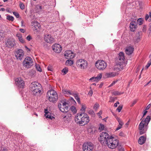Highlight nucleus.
I'll return each instance as SVG.
<instances>
[{"label": "nucleus", "mask_w": 151, "mask_h": 151, "mask_svg": "<svg viewBox=\"0 0 151 151\" xmlns=\"http://www.w3.org/2000/svg\"><path fill=\"white\" fill-rule=\"evenodd\" d=\"M116 74L115 72H109L106 73V76L108 77H113L116 76Z\"/></svg>", "instance_id": "nucleus-31"}, {"label": "nucleus", "mask_w": 151, "mask_h": 151, "mask_svg": "<svg viewBox=\"0 0 151 151\" xmlns=\"http://www.w3.org/2000/svg\"><path fill=\"white\" fill-rule=\"evenodd\" d=\"M147 111H145L144 113H143V117L145 115H146V113H147Z\"/></svg>", "instance_id": "nucleus-63"}, {"label": "nucleus", "mask_w": 151, "mask_h": 151, "mask_svg": "<svg viewBox=\"0 0 151 151\" xmlns=\"http://www.w3.org/2000/svg\"><path fill=\"white\" fill-rule=\"evenodd\" d=\"M89 113L90 114H92L93 115H94L95 114L94 112L92 110H90L89 111Z\"/></svg>", "instance_id": "nucleus-52"}, {"label": "nucleus", "mask_w": 151, "mask_h": 151, "mask_svg": "<svg viewBox=\"0 0 151 151\" xmlns=\"http://www.w3.org/2000/svg\"><path fill=\"white\" fill-rule=\"evenodd\" d=\"M15 55L17 59L21 60L24 57V51L21 49H19L16 51Z\"/></svg>", "instance_id": "nucleus-12"}, {"label": "nucleus", "mask_w": 151, "mask_h": 151, "mask_svg": "<svg viewBox=\"0 0 151 151\" xmlns=\"http://www.w3.org/2000/svg\"><path fill=\"white\" fill-rule=\"evenodd\" d=\"M44 112L45 113V115L47 118H49L51 119H54V117L51 116V113L47 109H45Z\"/></svg>", "instance_id": "nucleus-19"}, {"label": "nucleus", "mask_w": 151, "mask_h": 151, "mask_svg": "<svg viewBox=\"0 0 151 151\" xmlns=\"http://www.w3.org/2000/svg\"><path fill=\"white\" fill-rule=\"evenodd\" d=\"M16 84L19 87L23 88L24 86V81L21 78H19L16 80Z\"/></svg>", "instance_id": "nucleus-13"}, {"label": "nucleus", "mask_w": 151, "mask_h": 151, "mask_svg": "<svg viewBox=\"0 0 151 151\" xmlns=\"http://www.w3.org/2000/svg\"><path fill=\"white\" fill-rule=\"evenodd\" d=\"M47 98L49 101L54 102L58 99L57 92L53 90H50L47 93Z\"/></svg>", "instance_id": "nucleus-3"}, {"label": "nucleus", "mask_w": 151, "mask_h": 151, "mask_svg": "<svg viewBox=\"0 0 151 151\" xmlns=\"http://www.w3.org/2000/svg\"><path fill=\"white\" fill-rule=\"evenodd\" d=\"M150 14H149V16H150V18L149 19V22H151V12H150Z\"/></svg>", "instance_id": "nucleus-61"}, {"label": "nucleus", "mask_w": 151, "mask_h": 151, "mask_svg": "<svg viewBox=\"0 0 151 151\" xmlns=\"http://www.w3.org/2000/svg\"><path fill=\"white\" fill-rule=\"evenodd\" d=\"M39 85V83L37 82H33L32 83L30 86V89L31 91H34L35 89H37L40 88V87L38 86Z\"/></svg>", "instance_id": "nucleus-18"}, {"label": "nucleus", "mask_w": 151, "mask_h": 151, "mask_svg": "<svg viewBox=\"0 0 151 151\" xmlns=\"http://www.w3.org/2000/svg\"><path fill=\"white\" fill-rule=\"evenodd\" d=\"M35 9L36 12L38 13H40L43 10L42 6L39 5L36 6Z\"/></svg>", "instance_id": "nucleus-27"}, {"label": "nucleus", "mask_w": 151, "mask_h": 151, "mask_svg": "<svg viewBox=\"0 0 151 151\" xmlns=\"http://www.w3.org/2000/svg\"><path fill=\"white\" fill-rule=\"evenodd\" d=\"M71 117V114L70 113H68L63 117V118L65 121H68L70 120Z\"/></svg>", "instance_id": "nucleus-28"}, {"label": "nucleus", "mask_w": 151, "mask_h": 151, "mask_svg": "<svg viewBox=\"0 0 151 151\" xmlns=\"http://www.w3.org/2000/svg\"><path fill=\"white\" fill-rule=\"evenodd\" d=\"M16 36L18 38L19 41L22 43H24L25 42L24 40L22 38V35L20 33H17L16 35Z\"/></svg>", "instance_id": "nucleus-30"}, {"label": "nucleus", "mask_w": 151, "mask_h": 151, "mask_svg": "<svg viewBox=\"0 0 151 151\" xmlns=\"http://www.w3.org/2000/svg\"><path fill=\"white\" fill-rule=\"evenodd\" d=\"M116 119L117 120L118 122H119V125L122 126L124 123L122 122V121L119 118L117 117H116Z\"/></svg>", "instance_id": "nucleus-37"}, {"label": "nucleus", "mask_w": 151, "mask_h": 151, "mask_svg": "<svg viewBox=\"0 0 151 151\" xmlns=\"http://www.w3.org/2000/svg\"><path fill=\"white\" fill-rule=\"evenodd\" d=\"M94 147L93 144L91 142L85 143L83 145V151H93Z\"/></svg>", "instance_id": "nucleus-9"}, {"label": "nucleus", "mask_w": 151, "mask_h": 151, "mask_svg": "<svg viewBox=\"0 0 151 151\" xmlns=\"http://www.w3.org/2000/svg\"><path fill=\"white\" fill-rule=\"evenodd\" d=\"M149 34L151 33V23H150L149 24Z\"/></svg>", "instance_id": "nucleus-58"}, {"label": "nucleus", "mask_w": 151, "mask_h": 151, "mask_svg": "<svg viewBox=\"0 0 151 151\" xmlns=\"http://www.w3.org/2000/svg\"><path fill=\"white\" fill-rule=\"evenodd\" d=\"M68 71V68H63L62 70V73H64V75L66 74Z\"/></svg>", "instance_id": "nucleus-40"}, {"label": "nucleus", "mask_w": 151, "mask_h": 151, "mask_svg": "<svg viewBox=\"0 0 151 151\" xmlns=\"http://www.w3.org/2000/svg\"><path fill=\"white\" fill-rule=\"evenodd\" d=\"M93 92L91 90H90L88 93V95L90 96H91L93 94Z\"/></svg>", "instance_id": "nucleus-54"}, {"label": "nucleus", "mask_w": 151, "mask_h": 151, "mask_svg": "<svg viewBox=\"0 0 151 151\" xmlns=\"http://www.w3.org/2000/svg\"><path fill=\"white\" fill-rule=\"evenodd\" d=\"M110 99L111 100V101H114L115 100V99L114 98L112 97H111L110 98ZM110 102L111 101H110Z\"/></svg>", "instance_id": "nucleus-62"}, {"label": "nucleus", "mask_w": 151, "mask_h": 151, "mask_svg": "<svg viewBox=\"0 0 151 151\" xmlns=\"http://www.w3.org/2000/svg\"><path fill=\"white\" fill-rule=\"evenodd\" d=\"M71 111L74 113H75L77 112L76 107L74 106H72L70 108Z\"/></svg>", "instance_id": "nucleus-38"}, {"label": "nucleus", "mask_w": 151, "mask_h": 151, "mask_svg": "<svg viewBox=\"0 0 151 151\" xmlns=\"http://www.w3.org/2000/svg\"><path fill=\"white\" fill-rule=\"evenodd\" d=\"M13 14L17 18H18L19 17V14L17 12H13Z\"/></svg>", "instance_id": "nucleus-46"}, {"label": "nucleus", "mask_w": 151, "mask_h": 151, "mask_svg": "<svg viewBox=\"0 0 151 151\" xmlns=\"http://www.w3.org/2000/svg\"><path fill=\"white\" fill-rule=\"evenodd\" d=\"M146 27L145 26H144L142 28V31L143 32H145L146 31Z\"/></svg>", "instance_id": "nucleus-50"}, {"label": "nucleus", "mask_w": 151, "mask_h": 151, "mask_svg": "<svg viewBox=\"0 0 151 151\" xmlns=\"http://www.w3.org/2000/svg\"><path fill=\"white\" fill-rule=\"evenodd\" d=\"M20 31L22 33H24V30L23 29H20Z\"/></svg>", "instance_id": "nucleus-64"}, {"label": "nucleus", "mask_w": 151, "mask_h": 151, "mask_svg": "<svg viewBox=\"0 0 151 151\" xmlns=\"http://www.w3.org/2000/svg\"><path fill=\"white\" fill-rule=\"evenodd\" d=\"M89 81H96L95 77H93L89 79Z\"/></svg>", "instance_id": "nucleus-53"}, {"label": "nucleus", "mask_w": 151, "mask_h": 151, "mask_svg": "<svg viewBox=\"0 0 151 151\" xmlns=\"http://www.w3.org/2000/svg\"><path fill=\"white\" fill-rule=\"evenodd\" d=\"M106 62L103 60H99L96 62L95 66L98 69L103 70L106 67Z\"/></svg>", "instance_id": "nucleus-10"}, {"label": "nucleus", "mask_w": 151, "mask_h": 151, "mask_svg": "<svg viewBox=\"0 0 151 151\" xmlns=\"http://www.w3.org/2000/svg\"><path fill=\"white\" fill-rule=\"evenodd\" d=\"M150 117L149 116H147L146 119L145 120L143 119L139 124V129L140 130V134H142L145 133L146 131V129L144 128L145 126H147L150 120Z\"/></svg>", "instance_id": "nucleus-2"}, {"label": "nucleus", "mask_w": 151, "mask_h": 151, "mask_svg": "<svg viewBox=\"0 0 151 151\" xmlns=\"http://www.w3.org/2000/svg\"><path fill=\"white\" fill-rule=\"evenodd\" d=\"M143 19L142 18H140L137 20V22L139 24L141 25L143 24Z\"/></svg>", "instance_id": "nucleus-39"}, {"label": "nucleus", "mask_w": 151, "mask_h": 151, "mask_svg": "<svg viewBox=\"0 0 151 151\" xmlns=\"http://www.w3.org/2000/svg\"><path fill=\"white\" fill-rule=\"evenodd\" d=\"M99 125L100 126L99 127V129L101 131L104 130V125L102 124H99Z\"/></svg>", "instance_id": "nucleus-41"}, {"label": "nucleus", "mask_w": 151, "mask_h": 151, "mask_svg": "<svg viewBox=\"0 0 151 151\" xmlns=\"http://www.w3.org/2000/svg\"><path fill=\"white\" fill-rule=\"evenodd\" d=\"M62 92L66 96H68L70 95H73V92H71L70 90H67L66 89H64L62 90Z\"/></svg>", "instance_id": "nucleus-26"}, {"label": "nucleus", "mask_w": 151, "mask_h": 151, "mask_svg": "<svg viewBox=\"0 0 151 151\" xmlns=\"http://www.w3.org/2000/svg\"><path fill=\"white\" fill-rule=\"evenodd\" d=\"M69 104L68 101H61L58 104V107L60 110L63 112H67L68 111Z\"/></svg>", "instance_id": "nucleus-6"}, {"label": "nucleus", "mask_w": 151, "mask_h": 151, "mask_svg": "<svg viewBox=\"0 0 151 151\" xmlns=\"http://www.w3.org/2000/svg\"><path fill=\"white\" fill-rule=\"evenodd\" d=\"M47 69L49 71H52V67L50 65H49L48 66V67L47 68Z\"/></svg>", "instance_id": "nucleus-48"}, {"label": "nucleus", "mask_w": 151, "mask_h": 151, "mask_svg": "<svg viewBox=\"0 0 151 151\" xmlns=\"http://www.w3.org/2000/svg\"><path fill=\"white\" fill-rule=\"evenodd\" d=\"M19 6L21 9H23L24 8V5L22 3H21L19 4Z\"/></svg>", "instance_id": "nucleus-47"}, {"label": "nucleus", "mask_w": 151, "mask_h": 151, "mask_svg": "<svg viewBox=\"0 0 151 151\" xmlns=\"http://www.w3.org/2000/svg\"><path fill=\"white\" fill-rule=\"evenodd\" d=\"M124 53L123 52H120L119 54V56L118 57L119 60H120L121 62H123L124 60Z\"/></svg>", "instance_id": "nucleus-29"}, {"label": "nucleus", "mask_w": 151, "mask_h": 151, "mask_svg": "<svg viewBox=\"0 0 151 151\" xmlns=\"http://www.w3.org/2000/svg\"><path fill=\"white\" fill-rule=\"evenodd\" d=\"M64 55L66 58L69 59H73L75 56L74 54L70 50L66 51Z\"/></svg>", "instance_id": "nucleus-15"}, {"label": "nucleus", "mask_w": 151, "mask_h": 151, "mask_svg": "<svg viewBox=\"0 0 151 151\" xmlns=\"http://www.w3.org/2000/svg\"><path fill=\"white\" fill-rule=\"evenodd\" d=\"M122 127V126L119 125L116 129V131H117L120 129Z\"/></svg>", "instance_id": "nucleus-51"}, {"label": "nucleus", "mask_w": 151, "mask_h": 151, "mask_svg": "<svg viewBox=\"0 0 151 151\" xmlns=\"http://www.w3.org/2000/svg\"><path fill=\"white\" fill-rule=\"evenodd\" d=\"M122 94L118 91H114L113 93V94L115 96L119 95Z\"/></svg>", "instance_id": "nucleus-44"}, {"label": "nucleus", "mask_w": 151, "mask_h": 151, "mask_svg": "<svg viewBox=\"0 0 151 151\" xmlns=\"http://www.w3.org/2000/svg\"><path fill=\"white\" fill-rule=\"evenodd\" d=\"M116 82V81H113L112 83L109 86V87H110L112 86L113 85H114Z\"/></svg>", "instance_id": "nucleus-56"}, {"label": "nucleus", "mask_w": 151, "mask_h": 151, "mask_svg": "<svg viewBox=\"0 0 151 151\" xmlns=\"http://www.w3.org/2000/svg\"><path fill=\"white\" fill-rule=\"evenodd\" d=\"M149 16L148 14H146L145 16V20L146 21L149 18Z\"/></svg>", "instance_id": "nucleus-57"}, {"label": "nucleus", "mask_w": 151, "mask_h": 151, "mask_svg": "<svg viewBox=\"0 0 151 151\" xmlns=\"http://www.w3.org/2000/svg\"><path fill=\"white\" fill-rule=\"evenodd\" d=\"M86 109V106L82 105L81 109L82 112L80 114H77L75 117V122L80 125H85L89 122L90 119L88 115L85 113Z\"/></svg>", "instance_id": "nucleus-1"}, {"label": "nucleus", "mask_w": 151, "mask_h": 151, "mask_svg": "<svg viewBox=\"0 0 151 151\" xmlns=\"http://www.w3.org/2000/svg\"><path fill=\"white\" fill-rule=\"evenodd\" d=\"M52 47L53 51L57 53H60L62 50V48L61 45L58 44H54L52 46Z\"/></svg>", "instance_id": "nucleus-16"}, {"label": "nucleus", "mask_w": 151, "mask_h": 151, "mask_svg": "<svg viewBox=\"0 0 151 151\" xmlns=\"http://www.w3.org/2000/svg\"><path fill=\"white\" fill-rule=\"evenodd\" d=\"M22 63L23 66L25 68L28 69L33 65V62L31 57H27L23 61Z\"/></svg>", "instance_id": "nucleus-7"}, {"label": "nucleus", "mask_w": 151, "mask_h": 151, "mask_svg": "<svg viewBox=\"0 0 151 151\" xmlns=\"http://www.w3.org/2000/svg\"><path fill=\"white\" fill-rule=\"evenodd\" d=\"M151 64V59H150V60L148 62L147 64L145 66V68L146 69H147L150 66Z\"/></svg>", "instance_id": "nucleus-42"}, {"label": "nucleus", "mask_w": 151, "mask_h": 151, "mask_svg": "<svg viewBox=\"0 0 151 151\" xmlns=\"http://www.w3.org/2000/svg\"><path fill=\"white\" fill-rule=\"evenodd\" d=\"M134 50L133 48L131 46L127 47L125 50V52L128 55H130L132 54Z\"/></svg>", "instance_id": "nucleus-22"}, {"label": "nucleus", "mask_w": 151, "mask_h": 151, "mask_svg": "<svg viewBox=\"0 0 151 151\" xmlns=\"http://www.w3.org/2000/svg\"><path fill=\"white\" fill-rule=\"evenodd\" d=\"M119 144L118 139L113 137H111L106 144L110 149L115 148Z\"/></svg>", "instance_id": "nucleus-4"}, {"label": "nucleus", "mask_w": 151, "mask_h": 151, "mask_svg": "<svg viewBox=\"0 0 151 151\" xmlns=\"http://www.w3.org/2000/svg\"><path fill=\"white\" fill-rule=\"evenodd\" d=\"M146 140V137L143 136H141L138 140L139 143L140 145H142L145 142Z\"/></svg>", "instance_id": "nucleus-25"}, {"label": "nucleus", "mask_w": 151, "mask_h": 151, "mask_svg": "<svg viewBox=\"0 0 151 151\" xmlns=\"http://www.w3.org/2000/svg\"><path fill=\"white\" fill-rule=\"evenodd\" d=\"M99 105L97 103H96L94 104L93 106V109L96 110L97 109L99 108Z\"/></svg>", "instance_id": "nucleus-43"}, {"label": "nucleus", "mask_w": 151, "mask_h": 151, "mask_svg": "<svg viewBox=\"0 0 151 151\" xmlns=\"http://www.w3.org/2000/svg\"><path fill=\"white\" fill-rule=\"evenodd\" d=\"M6 19L9 21H13L14 20V17L11 16L7 15L6 17Z\"/></svg>", "instance_id": "nucleus-35"}, {"label": "nucleus", "mask_w": 151, "mask_h": 151, "mask_svg": "<svg viewBox=\"0 0 151 151\" xmlns=\"http://www.w3.org/2000/svg\"><path fill=\"white\" fill-rule=\"evenodd\" d=\"M122 106L121 105H119L118 106V107L116 109V110L118 111V112H120L121 109H122Z\"/></svg>", "instance_id": "nucleus-45"}, {"label": "nucleus", "mask_w": 151, "mask_h": 151, "mask_svg": "<svg viewBox=\"0 0 151 151\" xmlns=\"http://www.w3.org/2000/svg\"><path fill=\"white\" fill-rule=\"evenodd\" d=\"M111 137L107 133L103 132L101 134L99 140L101 144L105 145L106 144Z\"/></svg>", "instance_id": "nucleus-5"}, {"label": "nucleus", "mask_w": 151, "mask_h": 151, "mask_svg": "<svg viewBox=\"0 0 151 151\" xmlns=\"http://www.w3.org/2000/svg\"><path fill=\"white\" fill-rule=\"evenodd\" d=\"M15 41L13 39H8L6 43V46L10 48L13 47L15 45Z\"/></svg>", "instance_id": "nucleus-14"}, {"label": "nucleus", "mask_w": 151, "mask_h": 151, "mask_svg": "<svg viewBox=\"0 0 151 151\" xmlns=\"http://www.w3.org/2000/svg\"><path fill=\"white\" fill-rule=\"evenodd\" d=\"M44 40L46 42L51 44L54 41V38L50 34H45L44 35Z\"/></svg>", "instance_id": "nucleus-11"}, {"label": "nucleus", "mask_w": 151, "mask_h": 151, "mask_svg": "<svg viewBox=\"0 0 151 151\" xmlns=\"http://www.w3.org/2000/svg\"><path fill=\"white\" fill-rule=\"evenodd\" d=\"M150 106H151L150 104L149 105H148L146 108V110H148L150 108Z\"/></svg>", "instance_id": "nucleus-59"}, {"label": "nucleus", "mask_w": 151, "mask_h": 151, "mask_svg": "<svg viewBox=\"0 0 151 151\" xmlns=\"http://www.w3.org/2000/svg\"><path fill=\"white\" fill-rule=\"evenodd\" d=\"M27 39L29 41H30L32 39V37L30 35L27 36L26 37Z\"/></svg>", "instance_id": "nucleus-49"}, {"label": "nucleus", "mask_w": 151, "mask_h": 151, "mask_svg": "<svg viewBox=\"0 0 151 151\" xmlns=\"http://www.w3.org/2000/svg\"><path fill=\"white\" fill-rule=\"evenodd\" d=\"M102 77V75L101 73L99 74L96 77H95L96 81H98L99 80H100L101 79Z\"/></svg>", "instance_id": "nucleus-34"}, {"label": "nucleus", "mask_w": 151, "mask_h": 151, "mask_svg": "<svg viewBox=\"0 0 151 151\" xmlns=\"http://www.w3.org/2000/svg\"><path fill=\"white\" fill-rule=\"evenodd\" d=\"M102 111L101 110L98 113H97V114L98 115H101L102 114Z\"/></svg>", "instance_id": "nucleus-60"}, {"label": "nucleus", "mask_w": 151, "mask_h": 151, "mask_svg": "<svg viewBox=\"0 0 151 151\" xmlns=\"http://www.w3.org/2000/svg\"><path fill=\"white\" fill-rule=\"evenodd\" d=\"M76 65L78 67L81 69H85L88 66L87 61L83 59H80L76 62Z\"/></svg>", "instance_id": "nucleus-8"}, {"label": "nucleus", "mask_w": 151, "mask_h": 151, "mask_svg": "<svg viewBox=\"0 0 151 151\" xmlns=\"http://www.w3.org/2000/svg\"><path fill=\"white\" fill-rule=\"evenodd\" d=\"M32 25L34 27V29L36 30L39 28L40 24L37 21H33L31 23Z\"/></svg>", "instance_id": "nucleus-21"}, {"label": "nucleus", "mask_w": 151, "mask_h": 151, "mask_svg": "<svg viewBox=\"0 0 151 151\" xmlns=\"http://www.w3.org/2000/svg\"><path fill=\"white\" fill-rule=\"evenodd\" d=\"M136 22L134 21H132L130 23L129 27L130 30L131 31L134 32L136 28Z\"/></svg>", "instance_id": "nucleus-20"}, {"label": "nucleus", "mask_w": 151, "mask_h": 151, "mask_svg": "<svg viewBox=\"0 0 151 151\" xmlns=\"http://www.w3.org/2000/svg\"><path fill=\"white\" fill-rule=\"evenodd\" d=\"M73 93V95H73L74 96L75 99L78 102V103H80V99L78 97V94H77L74 93Z\"/></svg>", "instance_id": "nucleus-32"}, {"label": "nucleus", "mask_w": 151, "mask_h": 151, "mask_svg": "<svg viewBox=\"0 0 151 151\" xmlns=\"http://www.w3.org/2000/svg\"><path fill=\"white\" fill-rule=\"evenodd\" d=\"M33 95L38 96L40 95L42 93V92L40 88L35 89V90L32 91Z\"/></svg>", "instance_id": "nucleus-23"}, {"label": "nucleus", "mask_w": 151, "mask_h": 151, "mask_svg": "<svg viewBox=\"0 0 151 151\" xmlns=\"http://www.w3.org/2000/svg\"><path fill=\"white\" fill-rule=\"evenodd\" d=\"M141 34V32H138L137 33L135 36L134 38V40L135 42H138L140 40L141 38L140 35Z\"/></svg>", "instance_id": "nucleus-24"}, {"label": "nucleus", "mask_w": 151, "mask_h": 151, "mask_svg": "<svg viewBox=\"0 0 151 151\" xmlns=\"http://www.w3.org/2000/svg\"><path fill=\"white\" fill-rule=\"evenodd\" d=\"M137 102V100H135L132 103V104L131 105V106H132L134 105Z\"/></svg>", "instance_id": "nucleus-55"}, {"label": "nucleus", "mask_w": 151, "mask_h": 151, "mask_svg": "<svg viewBox=\"0 0 151 151\" xmlns=\"http://www.w3.org/2000/svg\"><path fill=\"white\" fill-rule=\"evenodd\" d=\"M35 67L37 70L39 72H41L42 70L39 65L36 64L35 65Z\"/></svg>", "instance_id": "nucleus-33"}, {"label": "nucleus", "mask_w": 151, "mask_h": 151, "mask_svg": "<svg viewBox=\"0 0 151 151\" xmlns=\"http://www.w3.org/2000/svg\"><path fill=\"white\" fill-rule=\"evenodd\" d=\"M66 63L68 64L69 65H71L73 64V62L72 60H68L66 61Z\"/></svg>", "instance_id": "nucleus-36"}, {"label": "nucleus", "mask_w": 151, "mask_h": 151, "mask_svg": "<svg viewBox=\"0 0 151 151\" xmlns=\"http://www.w3.org/2000/svg\"><path fill=\"white\" fill-rule=\"evenodd\" d=\"M123 63V62L118 61V63H117L116 65L114 66V69L116 70H121L124 67Z\"/></svg>", "instance_id": "nucleus-17"}]
</instances>
